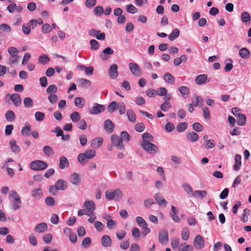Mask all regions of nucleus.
<instances>
[{"label":"nucleus","mask_w":251,"mask_h":251,"mask_svg":"<svg viewBox=\"0 0 251 251\" xmlns=\"http://www.w3.org/2000/svg\"><path fill=\"white\" fill-rule=\"evenodd\" d=\"M96 154V152L94 150H88L85 151L83 153L78 154L77 159L81 165H85L87 163V159H91L93 158Z\"/></svg>","instance_id":"obj_1"},{"label":"nucleus","mask_w":251,"mask_h":251,"mask_svg":"<svg viewBox=\"0 0 251 251\" xmlns=\"http://www.w3.org/2000/svg\"><path fill=\"white\" fill-rule=\"evenodd\" d=\"M30 169L34 171H41L48 167V164L43 161L36 160L31 161L29 164Z\"/></svg>","instance_id":"obj_2"},{"label":"nucleus","mask_w":251,"mask_h":251,"mask_svg":"<svg viewBox=\"0 0 251 251\" xmlns=\"http://www.w3.org/2000/svg\"><path fill=\"white\" fill-rule=\"evenodd\" d=\"M122 192L119 189H116L113 191L108 190L105 192V198L109 201L114 199L119 200L122 198Z\"/></svg>","instance_id":"obj_3"},{"label":"nucleus","mask_w":251,"mask_h":251,"mask_svg":"<svg viewBox=\"0 0 251 251\" xmlns=\"http://www.w3.org/2000/svg\"><path fill=\"white\" fill-rule=\"evenodd\" d=\"M141 146L146 151L150 153H155L159 151L158 147L151 142L142 144Z\"/></svg>","instance_id":"obj_4"},{"label":"nucleus","mask_w":251,"mask_h":251,"mask_svg":"<svg viewBox=\"0 0 251 251\" xmlns=\"http://www.w3.org/2000/svg\"><path fill=\"white\" fill-rule=\"evenodd\" d=\"M105 106L103 105L94 103L92 108L89 109V113L93 115H97L103 112Z\"/></svg>","instance_id":"obj_5"},{"label":"nucleus","mask_w":251,"mask_h":251,"mask_svg":"<svg viewBox=\"0 0 251 251\" xmlns=\"http://www.w3.org/2000/svg\"><path fill=\"white\" fill-rule=\"evenodd\" d=\"M158 239L161 244H166L169 241V236L167 230L162 229L159 232Z\"/></svg>","instance_id":"obj_6"},{"label":"nucleus","mask_w":251,"mask_h":251,"mask_svg":"<svg viewBox=\"0 0 251 251\" xmlns=\"http://www.w3.org/2000/svg\"><path fill=\"white\" fill-rule=\"evenodd\" d=\"M112 143L119 149H124V145L121 138L117 135L113 134L111 137Z\"/></svg>","instance_id":"obj_7"},{"label":"nucleus","mask_w":251,"mask_h":251,"mask_svg":"<svg viewBox=\"0 0 251 251\" xmlns=\"http://www.w3.org/2000/svg\"><path fill=\"white\" fill-rule=\"evenodd\" d=\"M204 240L203 238L199 234L197 235L194 240V246L198 250H201L204 247Z\"/></svg>","instance_id":"obj_8"},{"label":"nucleus","mask_w":251,"mask_h":251,"mask_svg":"<svg viewBox=\"0 0 251 251\" xmlns=\"http://www.w3.org/2000/svg\"><path fill=\"white\" fill-rule=\"evenodd\" d=\"M129 68L132 74L136 76H140L142 73L140 66L135 63H130Z\"/></svg>","instance_id":"obj_9"},{"label":"nucleus","mask_w":251,"mask_h":251,"mask_svg":"<svg viewBox=\"0 0 251 251\" xmlns=\"http://www.w3.org/2000/svg\"><path fill=\"white\" fill-rule=\"evenodd\" d=\"M88 34L90 36L95 37L98 40H104L105 38V34L104 32L100 33V30L91 29L89 30Z\"/></svg>","instance_id":"obj_10"},{"label":"nucleus","mask_w":251,"mask_h":251,"mask_svg":"<svg viewBox=\"0 0 251 251\" xmlns=\"http://www.w3.org/2000/svg\"><path fill=\"white\" fill-rule=\"evenodd\" d=\"M6 97V98L9 97L10 100L13 102L14 105L16 107L19 106L22 103V99L19 94L15 93L12 95L8 94Z\"/></svg>","instance_id":"obj_11"},{"label":"nucleus","mask_w":251,"mask_h":251,"mask_svg":"<svg viewBox=\"0 0 251 251\" xmlns=\"http://www.w3.org/2000/svg\"><path fill=\"white\" fill-rule=\"evenodd\" d=\"M108 74L112 79H115L118 77V66L116 64H113L110 67L108 71Z\"/></svg>","instance_id":"obj_12"},{"label":"nucleus","mask_w":251,"mask_h":251,"mask_svg":"<svg viewBox=\"0 0 251 251\" xmlns=\"http://www.w3.org/2000/svg\"><path fill=\"white\" fill-rule=\"evenodd\" d=\"M113 50H112L110 47H107L103 50L102 53L100 55V57L102 61L107 60L109 58L108 55L113 54Z\"/></svg>","instance_id":"obj_13"},{"label":"nucleus","mask_w":251,"mask_h":251,"mask_svg":"<svg viewBox=\"0 0 251 251\" xmlns=\"http://www.w3.org/2000/svg\"><path fill=\"white\" fill-rule=\"evenodd\" d=\"M10 201H15L18 204H21L22 201L20 196L15 190H11L9 193Z\"/></svg>","instance_id":"obj_14"},{"label":"nucleus","mask_w":251,"mask_h":251,"mask_svg":"<svg viewBox=\"0 0 251 251\" xmlns=\"http://www.w3.org/2000/svg\"><path fill=\"white\" fill-rule=\"evenodd\" d=\"M103 140L102 137H97L94 139L92 140L90 146L95 149H99L100 148L102 143H103Z\"/></svg>","instance_id":"obj_15"},{"label":"nucleus","mask_w":251,"mask_h":251,"mask_svg":"<svg viewBox=\"0 0 251 251\" xmlns=\"http://www.w3.org/2000/svg\"><path fill=\"white\" fill-rule=\"evenodd\" d=\"M154 198L157 203L161 206L165 207L167 204V201H166L162 195L159 193H156L154 194Z\"/></svg>","instance_id":"obj_16"},{"label":"nucleus","mask_w":251,"mask_h":251,"mask_svg":"<svg viewBox=\"0 0 251 251\" xmlns=\"http://www.w3.org/2000/svg\"><path fill=\"white\" fill-rule=\"evenodd\" d=\"M104 130L108 133H112L114 131V125L110 120H105L103 124Z\"/></svg>","instance_id":"obj_17"},{"label":"nucleus","mask_w":251,"mask_h":251,"mask_svg":"<svg viewBox=\"0 0 251 251\" xmlns=\"http://www.w3.org/2000/svg\"><path fill=\"white\" fill-rule=\"evenodd\" d=\"M70 181L72 184L78 185L81 182L80 175L77 173H74L70 176Z\"/></svg>","instance_id":"obj_18"},{"label":"nucleus","mask_w":251,"mask_h":251,"mask_svg":"<svg viewBox=\"0 0 251 251\" xmlns=\"http://www.w3.org/2000/svg\"><path fill=\"white\" fill-rule=\"evenodd\" d=\"M142 140L140 142V145L142 144H146L153 141L152 136L148 132L144 133L142 134Z\"/></svg>","instance_id":"obj_19"},{"label":"nucleus","mask_w":251,"mask_h":251,"mask_svg":"<svg viewBox=\"0 0 251 251\" xmlns=\"http://www.w3.org/2000/svg\"><path fill=\"white\" fill-rule=\"evenodd\" d=\"M55 185L58 190L63 191L67 189V183L63 179H59L56 182Z\"/></svg>","instance_id":"obj_20"},{"label":"nucleus","mask_w":251,"mask_h":251,"mask_svg":"<svg viewBox=\"0 0 251 251\" xmlns=\"http://www.w3.org/2000/svg\"><path fill=\"white\" fill-rule=\"evenodd\" d=\"M111 239L109 235H103L101 239V244L104 247H109L111 245Z\"/></svg>","instance_id":"obj_21"},{"label":"nucleus","mask_w":251,"mask_h":251,"mask_svg":"<svg viewBox=\"0 0 251 251\" xmlns=\"http://www.w3.org/2000/svg\"><path fill=\"white\" fill-rule=\"evenodd\" d=\"M9 146H10L11 151L13 152H14L16 154L19 153L20 152L21 149H20L19 146H18L17 145V142L15 140H11L9 142Z\"/></svg>","instance_id":"obj_22"},{"label":"nucleus","mask_w":251,"mask_h":251,"mask_svg":"<svg viewBox=\"0 0 251 251\" xmlns=\"http://www.w3.org/2000/svg\"><path fill=\"white\" fill-rule=\"evenodd\" d=\"M83 207L91 213H93L95 209V204L93 201H86L84 203Z\"/></svg>","instance_id":"obj_23"},{"label":"nucleus","mask_w":251,"mask_h":251,"mask_svg":"<svg viewBox=\"0 0 251 251\" xmlns=\"http://www.w3.org/2000/svg\"><path fill=\"white\" fill-rule=\"evenodd\" d=\"M42 195L43 192L41 186L31 191V196L34 199H41L42 198Z\"/></svg>","instance_id":"obj_24"},{"label":"nucleus","mask_w":251,"mask_h":251,"mask_svg":"<svg viewBox=\"0 0 251 251\" xmlns=\"http://www.w3.org/2000/svg\"><path fill=\"white\" fill-rule=\"evenodd\" d=\"M48 229V226L45 223H41L36 225L34 227V230L38 233H43L46 231Z\"/></svg>","instance_id":"obj_25"},{"label":"nucleus","mask_w":251,"mask_h":251,"mask_svg":"<svg viewBox=\"0 0 251 251\" xmlns=\"http://www.w3.org/2000/svg\"><path fill=\"white\" fill-rule=\"evenodd\" d=\"M199 138V135L194 131H191L186 134V139L188 141L194 142Z\"/></svg>","instance_id":"obj_26"},{"label":"nucleus","mask_w":251,"mask_h":251,"mask_svg":"<svg viewBox=\"0 0 251 251\" xmlns=\"http://www.w3.org/2000/svg\"><path fill=\"white\" fill-rule=\"evenodd\" d=\"M163 77L165 81L168 84L173 85L175 83V78L170 73H166Z\"/></svg>","instance_id":"obj_27"},{"label":"nucleus","mask_w":251,"mask_h":251,"mask_svg":"<svg viewBox=\"0 0 251 251\" xmlns=\"http://www.w3.org/2000/svg\"><path fill=\"white\" fill-rule=\"evenodd\" d=\"M207 78V75L205 74L200 75L195 78V82L198 85L204 84Z\"/></svg>","instance_id":"obj_28"},{"label":"nucleus","mask_w":251,"mask_h":251,"mask_svg":"<svg viewBox=\"0 0 251 251\" xmlns=\"http://www.w3.org/2000/svg\"><path fill=\"white\" fill-rule=\"evenodd\" d=\"M69 165L68 160L65 156H62L60 158L59 168L60 169H64L65 168L69 166Z\"/></svg>","instance_id":"obj_29"},{"label":"nucleus","mask_w":251,"mask_h":251,"mask_svg":"<svg viewBox=\"0 0 251 251\" xmlns=\"http://www.w3.org/2000/svg\"><path fill=\"white\" fill-rule=\"evenodd\" d=\"M241 156L240 154H236L235 156V164L233 166V169L238 171L240 169L241 166Z\"/></svg>","instance_id":"obj_30"},{"label":"nucleus","mask_w":251,"mask_h":251,"mask_svg":"<svg viewBox=\"0 0 251 251\" xmlns=\"http://www.w3.org/2000/svg\"><path fill=\"white\" fill-rule=\"evenodd\" d=\"M126 115L128 120L132 123L136 121V115L132 109H128L126 110Z\"/></svg>","instance_id":"obj_31"},{"label":"nucleus","mask_w":251,"mask_h":251,"mask_svg":"<svg viewBox=\"0 0 251 251\" xmlns=\"http://www.w3.org/2000/svg\"><path fill=\"white\" fill-rule=\"evenodd\" d=\"M5 118L9 122H12L15 121L16 116L12 110H8L5 113Z\"/></svg>","instance_id":"obj_32"},{"label":"nucleus","mask_w":251,"mask_h":251,"mask_svg":"<svg viewBox=\"0 0 251 251\" xmlns=\"http://www.w3.org/2000/svg\"><path fill=\"white\" fill-rule=\"evenodd\" d=\"M75 104L79 108H82L85 104V100L81 97H76L74 101Z\"/></svg>","instance_id":"obj_33"},{"label":"nucleus","mask_w":251,"mask_h":251,"mask_svg":"<svg viewBox=\"0 0 251 251\" xmlns=\"http://www.w3.org/2000/svg\"><path fill=\"white\" fill-rule=\"evenodd\" d=\"M179 251H193V247L187 245L185 243H181L178 247Z\"/></svg>","instance_id":"obj_34"},{"label":"nucleus","mask_w":251,"mask_h":251,"mask_svg":"<svg viewBox=\"0 0 251 251\" xmlns=\"http://www.w3.org/2000/svg\"><path fill=\"white\" fill-rule=\"evenodd\" d=\"M246 123V117L244 114L238 115L237 124L240 126H243Z\"/></svg>","instance_id":"obj_35"},{"label":"nucleus","mask_w":251,"mask_h":251,"mask_svg":"<svg viewBox=\"0 0 251 251\" xmlns=\"http://www.w3.org/2000/svg\"><path fill=\"white\" fill-rule=\"evenodd\" d=\"M239 55L243 58H248L250 56L249 50L246 48H243L239 50Z\"/></svg>","instance_id":"obj_36"},{"label":"nucleus","mask_w":251,"mask_h":251,"mask_svg":"<svg viewBox=\"0 0 251 251\" xmlns=\"http://www.w3.org/2000/svg\"><path fill=\"white\" fill-rule=\"evenodd\" d=\"M179 34L180 32L179 29L178 28H175L172 33L169 35L168 38L171 41H174L179 36Z\"/></svg>","instance_id":"obj_37"},{"label":"nucleus","mask_w":251,"mask_h":251,"mask_svg":"<svg viewBox=\"0 0 251 251\" xmlns=\"http://www.w3.org/2000/svg\"><path fill=\"white\" fill-rule=\"evenodd\" d=\"M182 187L189 196H193V189L190 184L184 183L182 185Z\"/></svg>","instance_id":"obj_38"},{"label":"nucleus","mask_w":251,"mask_h":251,"mask_svg":"<svg viewBox=\"0 0 251 251\" xmlns=\"http://www.w3.org/2000/svg\"><path fill=\"white\" fill-rule=\"evenodd\" d=\"M80 115L77 111H74L70 115V118L71 120L75 123L78 122L80 120Z\"/></svg>","instance_id":"obj_39"},{"label":"nucleus","mask_w":251,"mask_h":251,"mask_svg":"<svg viewBox=\"0 0 251 251\" xmlns=\"http://www.w3.org/2000/svg\"><path fill=\"white\" fill-rule=\"evenodd\" d=\"M181 95L184 97L185 95L188 96L190 93V90L188 87L185 86H181L178 89Z\"/></svg>","instance_id":"obj_40"},{"label":"nucleus","mask_w":251,"mask_h":251,"mask_svg":"<svg viewBox=\"0 0 251 251\" xmlns=\"http://www.w3.org/2000/svg\"><path fill=\"white\" fill-rule=\"evenodd\" d=\"M241 20L242 22L247 23L251 21V16L247 12H243L241 15Z\"/></svg>","instance_id":"obj_41"},{"label":"nucleus","mask_w":251,"mask_h":251,"mask_svg":"<svg viewBox=\"0 0 251 251\" xmlns=\"http://www.w3.org/2000/svg\"><path fill=\"white\" fill-rule=\"evenodd\" d=\"M188 126V124L186 122H181L179 123L176 126V130L179 132H182L185 131Z\"/></svg>","instance_id":"obj_42"},{"label":"nucleus","mask_w":251,"mask_h":251,"mask_svg":"<svg viewBox=\"0 0 251 251\" xmlns=\"http://www.w3.org/2000/svg\"><path fill=\"white\" fill-rule=\"evenodd\" d=\"M189 229L188 227H185L182 229L181 232L182 238L183 240L186 241L189 238Z\"/></svg>","instance_id":"obj_43"},{"label":"nucleus","mask_w":251,"mask_h":251,"mask_svg":"<svg viewBox=\"0 0 251 251\" xmlns=\"http://www.w3.org/2000/svg\"><path fill=\"white\" fill-rule=\"evenodd\" d=\"M207 192L204 190H196L193 193V196L203 199L206 196Z\"/></svg>","instance_id":"obj_44"},{"label":"nucleus","mask_w":251,"mask_h":251,"mask_svg":"<svg viewBox=\"0 0 251 251\" xmlns=\"http://www.w3.org/2000/svg\"><path fill=\"white\" fill-rule=\"evenodd\" d=\"M43 151L45 154L48 156H51L54 154L53 149L49 146H45L44 147Z\"/></svg>","instance_id":"obj_45"},{"label":"nucleus","mask_w":251,"mask_h":251,"mask_svg":"<svg viewBox=\"0 0 251 251\" xmlns=\"http://www.w3.org/2000/svg\"><path fill=\"white\" fill-rule=\"evenodd\" d=\"M118 103L115 101H112L107 107V110L110 113H113L117 109Z\"/></svg>","instance_id":"obj_46"},{"label":"nucleus","mask_w":251,"mask_h":251,"mask_svg":"<svg viewBox=\"0 0 251 251\" xmlns=\"http://www.w3.org/2000/svg\"><path fill=\"white\" fill-rule=\"evenodd\" d=\"M24 104L25 107L29 108L33 106V101L30 98L26 97L24 99Z\"/></svg>","instance_id":"obj_47"},{"label":"nucleus","mask_w":251,"mask_h":251,"mask_svg":"<svg viewBox=\"0 0 251 251\" xmlns=\"http://www.w3.org/2000/svg\"><path fill=\"white\" fill-rule=\"evenodd\" d=\"M192 101L194 106L196 107L199 104H201L203 102V99L201 97L197 96L195 98L192 99Z\"/></svg>","instance_id":"obj_48"},{"label":"nucleus","mask_w":251,"mask_h":251,"mask_svg":"<svg viewBox=\"0 0 251 251\" xmlns=\"http://www.w3.org/2000/svg\"><path fill=\"white\" fill-rule=\"evenodd\" d=\"M90 44L91 50H97L99 48L100 44L99 42L95 39L91 40Z\"/></svg>","instance_id":"obj_49"},{"label":"nucleus","mask_w":251,"mask_h":251,"mask_svg":"<svg viewBox=\"0 0 251 251\" xmlns=\"http://www.w3.org/2000/svg\"><path fill=\"white\" fill-rule=\"evenodd\" d=\"M57 91V87L55 85H50L48 86L46 90V92L49 94H52L55 93Z\"/></svg>","instance_id":"obj_50"},{"label":"nucleus","mask_w":251,"mask_h":251,"mask_svg":"<svg viewBox=\"0 0 251 251\" xmlns=\"http://www.w3.org/2000/svg\"><path fill=\"white\" fill-rule=\"evenodd\" d=\"M8 52L11 57H14L17 56V55L19 52V50L16 48L11 47L8 48Z\"/></svg>","instance_id":"obj_51"},{"label":"nucleus","mask_w":251,"mask_h":251,"mask_svg":"<svg viewBox=\"0 0 251 251\" xmlns=\"http://www.w3.org/2000/svg\"><path fill=\"white\" fill-rule=\"evenodd\" d=\"M204 146L206 149L213 148L215 146L214 140L213 139L207 140L205 141Z\"/></svg>","instance_id":"obj_52"},{"label":"nucleus","mask_w":251,"mask_h":251,"mask_svg":"<svg viewBox=\"0 0 251 251\" xmlns=\"http://www.w3.org/2000/svg\"><path fill=\"white\" fill-rule=\"evenodd\" d=\"M31 126L29 125L24 126L21 131L22 134L25 136H28L30 134Z\"/></svg>","instance_id":"obj_53"},{"label":"nucleus","mask_w":251,"mask_h":251,"mask_svg":"<svg viewBox=\"0 0 251 251\" xmlns=\"http://www.w3.org/2000/svg\"><path fill=\"white\" fill-rule=\"evenodd\" d=\"M117 108L119 109L121 115H123L126 112V105L124 102H120L118 103Z\"/></svg>","instance_id":"obj_54"},{"label":"nucleus","mask_w":251,"mask_h":251,"mask_svg":"<svg viewBox=\"0 0 251 251\" xmlns=\"http://www.w3.org/2000/svg\"><path fill=\"white\" fill-rule=\"evenodd\" d=\"M50 61V58L45 54H41L38 58V62L43 64H46Z\"/></svg>","instance_id":"obj_55"},{"label":"nucleus","mask_w":251,"mask_h":251,"mask_svg":"<svg viewBox=\"0 0 251 251\" xmlns=\"http://www.w3.org/2000/svg\"><path fill=\"white\" fill-rule=\"evenodd\" d=\"M136 221L138 225L141 227L148 225L146 221L141 217L138 216L136 218Z\"/></svg>","instance_id":"obj_56"},{"label":"nucleus","mask_w":251,"mask_h":251,"mask_svg":"<svg viewBox=\"0 0 251 251\" xmlns=\"http://www.w3.org/2000/svg\"><path fill=\"white\" fill-rule=\"evenodd\" d=\"M193 128L197 132H201L204 130V127L199 123H195L193 125Z\"/></svg>","instance_id":"obj_57"},{"label":"nucleus","mask_w":251,"mask_h":251,"mask_svg":"<svg viewBox=\"0 0 251 251\" xmlns=\"http://www.w3.org/2000/svg\"><path fill=\"white\" fill-rule=\"evenodd\" d=\"M45 202L48 206H52L54 205L55 201L53 198L48 197L45 199Z\"/></svg>","instance_id":"obj_58"},{"label":"nucleus","mask_w":251,"mask_h":251,"mask_svg":"<svg viewBox=\"0 0 251 251\" xmlns=\"http://www.w3.org/2000/svg\"><path fill=\"white\" fill-rule=\"evenodd\" d=\"M121 139L122 140H124L125 141L128 142L130 140V137L129 134L127 132L123 131L121 133Z\"/></svg>","instance_id":"obj_59"},{"label":"nucleus","mask_w":251,"mask_h":251,"mask_svg":"<svg viewBox=\"0 0 251 251\" xmlns=\"http://www.w3.org/2000/svg\"><path fill=\"white\" fill-rule=\"evenodd\" d=\"M91 244V240L90 237H86L82 241L81 246L83 248H87L89 247Z\"/></svg>","instance_id":"obj_60"},{"label":"nucleus","mask_w":251,"mask_h":251,"mask_svg":"<svg viewBox=\"0 0 251 251\" xmlns=\"http://www.w3.org/2000/svg\"><path fill=\"white\" fill-rule=\"evenodd\" d=\"M35 119L37 121H42L44 120L45 115L44 113L41 112H36L35 113Z\"/></svg>","instance_id":"obj_61"},{"label":"nucleus","mask_w":251,"mask_h":251,"mask_svg":"<svg viewBox=\"0 0 251 251\" xmlns=\"http://www.w3.org/2000/svg\"><path fill=\"white\" fill-rule=\"evenodd\" d=\"M179 240L178 238L176 237H174L172 239L171 241V245L173 249H176L177 248H178L179 245Z\"/></svg>","instance_id":"obj_62"},{"label":"nucleus","mask_w":251,"mask_h":251,"mask_svg":"<svg viewBox=\"0 0 251 251\" xmlns=\"http://www.w3.org/2000/svg\"><path fill=\"white\" fill-rule=\"evenodd\" d=\"M171 104L169 102H164L160 106V109L162 111L166 112L171 107Z\"/></svg>","instance_id":"obj_63"},{"label":"nucleus","mask_w":251,"mask_h":251,"mask_svg":"<svg viewBox=\"0 0 251 251\" xmlns=\"http://www.w3.org/2000/svg\"><path fill=\"white\" fill-rule=\"evenodd\" d=\"M135 130L139 132L143 131L145 129V126L142 123H137L135 126Z\"/></svg>","instance_id":"obj_64"}]
</instances>
